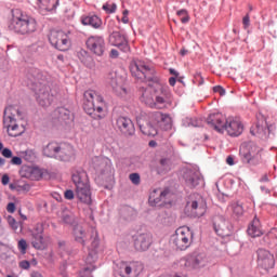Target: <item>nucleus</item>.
I'll list each match as a JSON object with an SVG mask.
<instances>
[{"label": "nucleus", "instance_id": "nucleus-36", "mask_svg": "<svg viewBox=\"0 0 277 277\" xmlns=\"http://www.w3.org/2000/svg\"><path fill=\"white\" fill-rule=\"evenodd\" d=\"M159 166V174H163V172H170V170H172V161L168 158L160 159Z\"/></svg>", "mask_w": 277, "mask_h": 277}, {"label": "nucleus", "instance_id": "nucleus-9", "mask_svg": "<svg viewBox=\"0 0 277 277\" xmlns=\"http://www.w3.org/2000/svg\"><path fill=\"white\" fill-rule=\"evenodd\" d=\"M184 212L187 217H202L207 213V200L198 193L189 195Z\"/></svg>", "mask_w": 277, "mask_h": 277}, {"label": "nucleus", "instance_id": "nucleus-21", "mask_svg": "<svg viewBox=\"0 0 277 277\" xmlns=\"http://www.w3.org/2000/svg\"><path fill=\"white\" fill-rule=\"evenodd\" d=\"M115 128L118 129L126 137L135 135V124L129 117L120 116L116 119Z\"/></svg>", "mask_w": 277, "mask_h": 277}, {"label": "nucleus", "instance_id": "nucleus-50", "mask_svg": "<svg viewBox=\"0 0 277 277\" xmlns=\"http://www.w3.org/2000/svg\"><path fill=\"white\" fill-rule=\"evenodd\" d=\"M65 198H66V200H74L75 199V192H72V189H67L65 192Z\"/></svg>", "mask_w": 277, "mask_h": 277}, {"label": "nucleus", "instance_id": "nucleus-16", "mask_svg": "<svg viewBox=\"0 0 277 277\" xmlns=\"http://www.w3.org/2000/svg\"><path fill=\"white\" fill-rule=\"evenodd\" d=\"M182 179L185 187L188 189H196V187H205V177L200 171L194 169H186L183 171Z\"/></svg>", "mask_w": 277, "mask_h": 277}, {"label": "nucleus", "instance_id": "nucleus-4", "mask_svg": "<svg viewBox=\"0 0 277 277\" xmlns=\"http://www.w3.org/2000/svg\"><path fill=\"white\" fill-rule=\"evenodd\" d=\"M83 110L93 120H103L105 118V97L95 90L89 89L83 93Z\"/></svg>", "mask_w": 277, "mask_h": 277}, {"label": "nucleus", "instance_id": "nucleus-52", "mask_svg": "<svg viewBox=\"0 0 277 277\" xmlns=\"http://www.w3.org/2000/svg\"><path fill=\"white\" fill-rule=\"evenodd\" d=\"M242 25H243L245 29H248V27H250V14H247L242 18Z\"/></svg>", "mask_w": 277, "mask_h": 277}, {"label": "nucleus", "instance_id": "nucleus-37", "mask_svg": "<svg viewBox=\"0 0 277 277\" xmlns=\"http://www.w3.org/2000/svg\"><path fill=\"white\" fill-rule=\"evenodd\" d=\"M158 127L163 129V131H170V129H172V117H170L168 114H164V117H162V121H160Z\"/></svg>", "mask_w": 277, "mask_h": 277}, {"label": "nucleus", "instance_id": "nucleus-42", "mask_svg": "<svg viewBox=\"0 0 277 277\" xmlns=\"http://www.w3.org/2000/svg\"><path fill=\"white\" fill-rule=\"evenodd\" d=\"M17 248L22 254H27V240L22 238L17 243Z\"/></svg>", "mask_w": 277, "mask_h": 277}, {"label": "nucleus", "instance_id": "nucleus-14", "mask_svg": "<svg viewBox=\"0 0 277 277\" xmlns=\"http://www.w3.org/2000/svg\"><path fill=\"white\" fill-rule=\"evenodd\" d=\"M141 101H143L145 105H149V107H153V105H160L161 107H166V105H170V103H172V92L168 87H161L160 93L156 96V102L153 103V97L148 96V93L145 91L142 94Z\"/></svg>", "mask_w": 277, "mask_h": 277}, {"label": "nucleus", "instance_id": "nucleus-18", "mask_svg": "<svg viewBox=\"0 0 277 277\" xmlns=\"http://www.w3.org/2000/svg\"><path fill=\"white\" fill-rule=\"evenodd\" d=\"M87 49L96 57H103L105 51H107V44L105 43V38L101 36H90L87 41Z\"/></svg>", "mask_w": 277, "mask_h": 277}, {"label": "nucleus", "instance_id": "nucleus-20", "mask_svg": "<svg viewBox=\"0 0 277 277\" xmlns=\"http://www.w3.org/2000/svg\"><path fill=\"white\" fill-rule=\"evenodd\" d=\"M213 228L219 237H228L233 230L230 222H228V220L223 215H215L213 217Z\"/></svg>", "mask_w": 277, "mask_h": 277}, {"label": "nucleus", "instance_id": "nucleus-63", "mask_svg": "<svg viewBox=\"0 0 277 277\" xmlns=\"http://www.w3.org/2000/svg\"><path fill=\"white\" fill-rule=\"evenodd\" d=\"M260 183H269V176L267 174L262 175Z\"/></svg>", "mask_w": 277, "mask_h": 277}, {"label": "nucleus", "instance_id": "nucleus-22", "mask_svg": "<svg viewBox=\"0 0 277 277\" xmlns=\"http://www.w3.org/2000/svg\"><path fill=\"white\" fill-rule=\"evenodd\" d=\"M134 248L138 252H146L153 246V234L145 232L133 236Z\"/></svg>", "mask_w": 277, "mask_h": 277}, {"label": "nucleus", "instance_id": "nucleus-15", "mask_svg": "<svg viewBox=\"0 0 277 277\" xmlns=\"http://www.w3.org/2000/svg\"><path fill=\"white\" fill-rule=\"evenodd\" d=\"M207 263H209L207 253L199 251H194L184 259V267L188 271L202 269V267H207Z\"/></svg>", "mask_w": 277, "mask_h": 277}, {"label": "nucleus", "instance_id": "nucleus-60", "mask_svg": "<svg viewBox=\"0 0 277 277\" xmlns=\"http://www.w3.org/2000/svg\"><path fill=\"white\" fill-rule=\"evenodd\" d=\"M169 85H171L172 88L176 85V77L169 78Z\"/></svg>", "mask_w": 277, "mask_h": 277}, {"label": "nucleus", "instance_id": "nucleus-64", "mask_svg": "<svg viewBox=\"0 0 277 277\" xmlns=\"http://www.w3.org/2000/svg\"><path fill=\"white\" fill-rule=\"evenodd\" d=\"M188 122V127H198V123L194 121V119H186Z\"/></svg>", "mask_w": 277, "mask_h": 277}, {"label": "nucleus", "instance_id": "nucleus-27", "mask_svg": "<svg viewBox=\"0 0 277 277\" xmlns=\"http://www.w3.org/2000/svg\"><path fill=\"white\" fill-rule=\"evenodd\" d=\"M41 14H55L60 8V0H37Z\"/></svg>", "mask_w": 277, "mask_h": 277}, {"label": "nucleus", "instance_id": "nucleus-49", "mask_svg": "<svg viewBox=\"0 0 277 277\" xmlns=\"http://www.w3.org/2000/svg\"><path fill=\"white\" fill-rule=\"evenodd\" d=\"M195 81H197L198 85H202L205 83V78H202V74H195Z\"/></svg>", "mask_w": 277, "mask_h": 277}, {"label": "nucleus", "instance_id": "nucleus-45", "mask_svg": "<svg viewBox=\"0 0 277 277\" xmlns=\"http://www.w3.org/2000/svg\"><path fill=\"white\" fill-rule=\"evenodd\" d=\"M233 211L234 214L237 215L238 217H240V215H243V206L239 205V203H235L233 206Z\"/></svg>", "mask_w": 277, "mask_h": 277}, {"label": "nucleus", "instance_id": "nucleus-57", "mask_svg": "<svg viewBox=\"0 0 277 277\" xmlns=\"http://www.w3.org/2000/svg\"><path fill=\"white\" fill-rule=\"evenodd\" d=\"M6 222L9 224V226H14V224H16V219H14L12 215H9L6 219Z\"/></svg>", "mask_w": 277, "mask_h": 277}, {"label": "nucleus", "instance_id": "nucleus-28", "mask_svg": "<svg viewBox=\"0 0 277 277\" xmlns=\"http://www.w3.org/2000/svg\"><path fill=\"white\" fill-rule=\"evenodd\" d=\"M170 196V188H164L163 190L159 192V189H155L149 195V205L151 207H157L159 202H166V198Z\"/></svg>", "mask_w": 277, "mask_h": 277}, {"label": "nucleus", "instance_id": "nucleus-6", "mask_svg": "<svg viewBox=\"0 0 277 277\" xmlns=\"http://www.w3.org/2000/svg\"><path fill=\"white\" fill-rule=\"evenodd\" d=\"M71 181L76 187V198L83 205H92V189L88 172L82 168L76 169L71 174Z\"/></svg>", "mask_w": 277, "mask_h": 277}, {"label": "nucleus", "instance_id": "nucleus-25", "mask_svg": "<svg viewBox=\"0 0 277 277\" xmlns=\"http://www.w3.org/2000/svg\"><path fill=\"white\" fill-rule=\"evenodd\" d=\"M52 118L61 124H72L75 116L66 107H58L52 113Z\"/></svg>", "mask_w": 277, "mask_h": 277}, {"label": "nucleus", "instance_id": "nucleus-35", "mask_svg": "<svg viewBox=\"0 0 277 277\" xmlns=\"http://www.w3.org/2000/svg\"><path fill=\"white\" fill-rule=\"evenodd\" d=\"M25 176L30 181H40L42 179V172L38 168H28Z\"/></svg>", "mask_w": 277, "mask_h": 277}, {"label": "nucleus", "instance_id": "nucleus-59", "mask_svg": "<svg viewBox=\"0 0 277 277\" xmlns=\"http://www.w3.org/2000/svg\"><path fill=\"white\" fill-rule=\"evenodd\" d=\"M118 55H119L118 50L113 49V50L110 51L109 56H110L113 60H116V57H118Z\"/></svg>", "mask_w": 277, "mask_h": 277}, {"label": "nucleus", "instance_id": "nucleus-12", "mask_svg": "<svg viewBox=\"0 0 277 277\" xmlns=\"http://www.w3.org/2000/svg\"><path fill=\"white\" fill-rule=\"evenodd\" d=\"M91 167L95 171L97 176H104V179H109L114 176V164L111 159L103 156H95L91 160Z\"/></svg>", "mask_w": 277, "mask_h": 277}, {"label": "nucleus", "instance_id": "nucleus-29", "mask_svg": "<svg viewBox=\"0 0 277 277\" xmlns=\"http://www.w3.org/2000/svg\"><path fill=\"white\" fill-rule=\"evenodd\" d=\"M77 57L85 66L87 68H94L96 66V63L94 62V57L90 55L89 51L80 50L77 52Z\"/></svg>", "mask_w": 277, "mask_h": 277}, {"label": "nucleus", "instance_id": "nucleus-8", "mask_svg": "<svg viewBox=\"0 0 277 277\" xmlns=\"http://www.w3.org/2000/svg\"><path fill=\"white\" fill-rule=\"evenodd\" d=\"M16 116L21 118V110L15 106H8L4 109L3 115V127L6 129L10 137H18L25 133V130H21L18 123H16Z\"/></svg>", "mask_w": 277, "mask_h": 277}, {"label": "nucleus", "instance_id": "nucleus-55", "mask_svg": "<svg viewBox=\"0 0 277 277\" xmlns=\"http://www.w3.org/2000/svg\"><path fill=\"white\" fill-rule=\"evenodd\" d=\"M63 222H64V224L70 225V224H72L74 219H72V216H70V215H68V214H64V215H63Z\"/></svg>", "mask_w": 277, "mask_h": 277}, {"label": "nucleus", "instance_id": "nucleus-10", "mask_svg": "<svg viewBox=\"0 0 277 277\" xmlns=\"http://www.w3.org/2000/svg\"><path fill=\"white\" fill-rule=\"evenodd\" d=\"M240 157L242 163L249 168H256L264 163L263 160V147H260L255 143H250L246 149H240Z\"/></svg>", "mask_w": 277, "mask_h": 277}, {"label": "nucleus", "instance_id": "nucleus-56", "mask_svg": "<svg viewBox=\"0 0 277 277\" xmlns=\"http://www.w3.org/2000/svg\"><path fill=\"white\" fill-rule=\"evenodd\" d=\"M30 186L29 184L18 185L17 184V192H29Z\"/></svg>", "mask_w": 277, "mask_h": 277}, {"label": "nucleus", "instance_id": "nucleus-23", "mask_svg": "<svg viewBox=\"0 0 277 277\" xmlns=\"http://www.w3.org/2000/svg\"><path fill=\"white\" fill-rule=\"evenodd\" d=\"M109 42L113 47H118L122 53H129L131 51V47H129V40L127 39V35L120 31H114L109 36Z\"/></svg>", "mask_w": 277, "mask_h": 277}, {"label": "nucleus", "instance_id": "nucleus-33", "mask_svg": "<svg viewBox=\"0 0 277 277\" xmlns=\"http://www.w3.org/2000/svg\"><path fill=\"white\" fill-rule=\"evenodd\" d=\"M255 129L256 131H254V128L250 129V133L252 135H260V137H264L265 140H267L269 133H272V129H274V126H267L266 128L261 124H256Z\"/></svg>", "mask_w": 277, "mask_h": 277}, {"label": "nucleus", "instance_id": "nucleus-11", "mask_svg": "<svg viewBox=\"0 0 277 277\" xmlns=\"http://www.w3.org/2000/svg\"><path fill=\"white\" fill-rule=\"evenodd\" d=\"M171 241L177 248V250H187L192 242L194 241V232L189 227H180L171 236Z\"/></svg>", "mask_w": 277, "mask_h": 277}, {"label": "nucleus", "instance_id": "nucleus-61", "mask_svg": "<svg viewBox=\"0 0 277 277\" xmlns=\"http://www.w3.org/2000/svg\"><path fill=\"white\" fill-rule=\"evenodd\" d=\"M226 163H227L228 166H235V158H233L232 156H228V157L226 158Z\"/></svg>", "mask_w": 277, "mask_h": 277}, {"label": "nucleus", "instance_id": "nucleus-26", "mask_svg": "<svg viewBox=\"0 0 277 277\" xmlns=\"http://www.w3.org/2000/svg\"><path fill=\"white\" fill-rule=\"evenodd\" d=\"M107 80L110 83L113 90L117 93V94H127V89L124 88V85L122 84V78L120 76H118V72L116 71H110L107 75Z\"/></svg>", "mask_w": 277, "mask_h": 277}, {"label": "nucleus", "instance_id": "nucleus-5", "mask_svg": "<svg viewBox=\"0 0 277 277\" xmlns=\"http://www.w3.org/2000/svg\"><path fill=\"white\" fill-rule=\"evenodd\" d=\"M72 235L77 243H80L82 248H87L89 256H96L101 240L98 239V230L95 227H92L91 232L88 233L83 226L76 225L74 226Z\"/></svg>", "mask_w": 277, "mask_h": 277}, {"label": "nucleus", "instance_id": "nucleus-30", "mask_svg": "<svg viewBox=\"0 0 277 277\" xmlns=\"http://www.w3.org/2000/svg\"><path fill=\"white\" fill-rule=\"evenodd\" d=\"M81 24L84 26L93 27V29H101L103 19L97 15H83L81 17Z\"/></svg>", "mask_w": 277, "mask_h": 277}, {"label": "nucleus", "instance_id": "nucleus-58", "mask_svg": "<svg viewBox=\"0 0 277 277\" xmlns=\"http://www.w3.org/2000/svg\"><path fill=\"white\" fill-rule=\"evenodd\" d=\"M1 183L2 185H8L10 183V175L8 174L2 175Z\"/></svg>", "mask_w": 277, "mask_h": 277}, {"label": "nucleus", "instance_id": "nucleus-44", "mask_svg": "<svg viewBox=\"0 0 277 277\" xmlns=\"http://www.w3.org/2000/svg\"><path fill=\"white\" fill-rule=\"evenodd\" d=\"M133 272V268L129 264H123L121 266V274H123V277L131 276V273Z\"/></svg>", "mask_w": 277, "mask_h": 277}, {"label": "nucleus", "instance_id": "nucleus-2", "mask_svg": "<svg viewBox=\"0 0 277 277\" xmlns=\"http://www.w3.org/2000/svg\"><path fill=\"white\" fill-rule=\"evenodd\" d=\"M10 31L17 36H31L38 31V21L21 9L12 10V18L9 23Z\"/></svg>", "mask_w": 277, "mask_h": 277}, {"label": "nucleus", "instance_id": "nucleus-47", "mask_svg": "<svg viewBox=\"0 0 277 277\" xmlns=\"http://www.w3.org/2000/svg\"><path fill=\"white\" fill-rule=\"evenodd\" d=\"M213 92H215L216 94H220V96H224L226 94V89L223 88L222 85H215L213 88Z\"/></svg>", "mask_w": 277, "mask_h": 277}, {"label": "nucleus", "instance_id": "nucleus-39", "mask_svg": "<svg viewBox=\"0 0 277 277\" xmlns=\"http://www.w3.org/2000/svg\"><path fill=\"white\" fill-rule=\"evenodd\" d=\"M102 10H104V12H106V14H116V11L118 10V4L105 3V4H103Z\"/></svg>", "mask_w": 277, "mask_h": 277}, {"label": "nucleus", "instance_id": "nucleus-62", "mask_svg": "<svg viewBox=\"0 0 277 277\" xmlns=\"http://www.w3.org/2000/svg\"><path fill=\"white\" fill-rule=\"evenodd\" d=\"M169 72H170V75H173V77H175V79H179L180 74H179V71H176V69L170 68Z\"/></svg>", "mask_w": 277, "mask_h": 277}, {"label": "nucleus", "instance_id": "nucleus-48", "mask_svg": "<svg viewBox=\"0 0 277 277\" xmlns=\"http://www.w3.org/2000/svg\"><path fill=\"white\" fill-rule=\"evenodd\" d=\"M11 163H12V166H22L23 164V158H21L18 156H14L11 159Z\"/></svg>", "mask_w": 277, "mask_h": 277}, {"label": "nucleus", "instance_id": "nucleus-51", "mask_svg": "<svg viewBox=\"0 0 277 277\" xmlns=\"http://www.w3.org/2000/svg\"><path fill=\"white\" fill-rule=\"evenodd\" d=\"M19 267L21 269H29V267H31V264L29 263V261L23 260L22 262H19Z\"/></svg>", "mask_w": 277, "mask_h": 277}, {"label": "nucleus", "instance_id": "nucleus-34", "mask_svg": "<svg viewBox=\"0 0 277 277\" xmlns=\"http://www.w3.org/2000/svg\"><path fill=\"white\" fill-rule=\"evenodd\" d=\"M31 245L36 250H47L49 248V243H47L43 235H32Z\"/></svg>", "mask_w": 277, "mask_h": 277}, {"label": "nucleus", "instance_id": "nucleus-54", "mask_svg": "<svg viewBox=\"0 0 277 277\" xmlns=\"http://www.w3.org/2000/svg\"><path fill=\"white\" fill-rule=\"evenodd\" d=\"M6 211H8V213H14L16 211V203L15 202H10L6 206Z\"/></svg>", "mask_w": 277, "mask_h": 277}, {"label": "nucleus", "instance_id": "nucleus-46", "mask_svg": "<svg viewBox=\"0 0 277 277\" xmlns=\"http://www.w3.org/2000/svg\"><path fill=\"white\" fill-rule=\"evenodd\" d=\"M12 230H14V233H23V222H16L15 224L11 225Z\"/></svg>", "mask_w": 277, "mask_h": 277}, {"label": "nucleus", "instance_id": "nucleus-19", "mask_svg": "<svg viewBox=\"0 0 277 277\" xmlns=\"http://www.w3.org/2000/svg\"><path fill=\"white\" fill-rule=\"evenodd\" d=\"M274 265H276V259L267 249H259L258 250V266L261 269H265V272H269V269H274Z\"/></svg>", "mask_w": 277, "mask_h": 277}, {"label": "nucleus", "instance_id": "nucleus-13", "mask_svg": "<svg viewBox=\"0 0 277 277\" xmlns=\"http://www.w3.org/2000/svg\"><path fill=\"white\" fill-rule=\"evenodd\" d=\"M164 116L166 114L161 111L151 113L150 121H147L146 124L138 121L140 131L143 133V135H147V137H155V135L158 133L157 127L161 124Z\"/></svg>", "mask_w": 277, "mask_h": 277}, {"label": "nucleus", "instance_id": "nucleus-3", "mask_svg": "<svg viewBox=\"0 0 277 277\" xmlns=\"http://www.w3.org/2000/svg\"><path fill=\"white\" fill-rule=\"evenodd\" d=\"M207 124L216 133H224L230 137H239L243 133V123L239 119L228 118L224 119L221 114H212L207 118Z\"/></svg>", "mask_w": 277, "mask_h": 277}, {"label": "nucleus", "instance_id": "nucleus-17", "mask_svg": "<svg viewBox=\"0 0 277 277\" xmlns=\"http://www.w3.org/2000/svg\"><path fill=\"white\" fill-rule=\"evenodd\" d=\"M49 42L57 51H68L70 49V38L63 30H52L49 35Z\"/></svg>", "mask_w": 277, "mask_h": 277}, {"label": "nucleus", "instance_id": "nucleus-38", "mask_svg": "<svg viewBox=\"0 0 277 277\" xmlns=\"http://www.w3.org/2000/svg\"><path fill=\"white\" fill-rule=\"evenodd\" d=\"M176 16L180 17V21L183 25H187V23H189L192 18L189 17V11H187L186 9H181L176 11Z\"/></svg>", "mask_w": 277, "mask_h": 277}, {"label": "nucleus", "instance_id": "nucleus-31", "mask_svg": "<svg viewBox=\"0 0 277 277\" xmlns=\"http://www.w3.org/2000/svg\"><path fill=\"white\" fill-rule=\"evenodd\" d=\"M61 146L62 143L50 142L45 147H43L44 157H49L50 159H56Z\"/></svg>", "mask_w": 277, "mask_h": 277}, {"label": "nucleus", "instance_id": "nucleus-32", "mask_svg": "<svg viewBox=\"0 0 277 277\" xmlns=\"http://www.w3.org/2000/svg\"><path fill=\"white\" fill-rule=\"evenodd\" d=\"M247 233L249 237H261V235H263V230L261 229V221L254 217L253 221L249 224Z\"/></svg>", "mask_w": 277, "mask_h": 277}, {"label": "nucleus", "instance_id": "nucleus-1", "mask_svg": "<svg viewBox=\"0 0 277 277\" xmlns=\"http://www.w3.org/2000/svg\"><path fill=\"white\" fill-rule=\"evenodd\" d=\"M42 72L39 69L31 68L27 74V85L37 96V102L41 107H49L55 98L51 93V87L42 82Z\"/></svg>", "mask_w": 277, "mask_h": 277}, {"label": "nucleus", "instance_id": "nucleus-40", "mask_svg": "<svg viewBox=\"0 0 277 277\" xmlns=\"http://www.w3.org/2000/svg\"><path fill=\"white\" fill-rule=\"evenodd\" d=\"M25 161H28V163H34L36 161V151L34 149H27L24 154Z\"/></svg>", "mask_w": 277, "mask_h": 277}, {"label": "nucleus", "instance_id": "nucleus-41", "mask_svg": "<svg viewBox=\"0 0 277 277\" xmlns=\"http://www.w3.org/2000/svg\"><path fill=\"white\" fill-rule=\"evenodd\" d=\"M129 179L133 185H140V183H142V177L140 176V173H131L129 175Z\"/></svg>", "mask_w": 277, "mask_h": 277}, {"label": "nucleus", "instance_id": "nucleus-7", "mask_svg": "<svg viewBox=\"0 0 277 277\" xmlns=\"http://www.w3.org/2000/svg\"><path fill=\"white\" fill-rule=\"evenodd\" d=\"M130 72L138 81L157 83L159 78L155 76V67L144 61H134L130 65Z\"/></svg>", "mask_w": 277, "mask_h": 277}, {"label": "nucleus", "instance_id": "nucleus-24", "mask_svg": "<svg viewBox=\"0 0 277 277\" xmlns=\"http://www.w3.org/2000/svg\"><path fill=\"white\" fill-rule=\"evenodd\" d=\"M56 161L68 163L75 161V148L70 144L61 143V147L56 154Z\"/></svg>", "mask_w": 277, "mask_h": 277}, {"label": "nucleus", "instance_id": "nucleus-43", "mask_svg": "<svg viewBox=\"0 0 277 277\" xmlns=\"http://www.w3.org/2000/svg\"><path fill=\"white\" fill-rule=\"evenodd\" d=\"M44 234V225L42 223H37L32 229V235H43Z\"/></svg>", "mask_w": 277, "mask_h": 277}, {"label": "nucleus", "instance_id": "nucleus-53", "mask_svg": "<svg viewBox=\"0 0 277 277\" xmlns=\"http://www.w3.org/2000/svg\"><path fill=\"white\" fill-rule=\"evenodd\" d=\"M2 155L3 157H5V159H12V149L10 148L2 149Z\"/></svg>", "mask_w": 277, "mask_h": 277}]
</instances>
